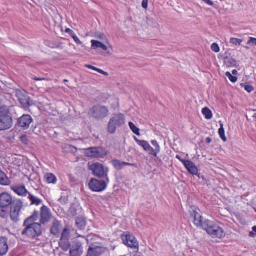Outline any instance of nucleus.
<instances>
[{
	"mask_svg": "<svg viewBox=\"0 0 256 256\" xmlns=\"http://www.w3.org/2000/svg\"><path fill=\"white\" fill-rule=\"evenodd\" d=\"M8 212L6 210H0V217L4 218L7 216Z\"/></svg>",
	"mask_w": 256,
	"mask_h": 256,
	"instance_id": "nucleus-48",
	"label": "nucleus"
},
{
	"mask_svg": "<svg viewBox=\"0 0 256 256\" xmlns=\"http://www.w3.org/2000/svg\"><path fill=\"white\" fill-rule=\"evenodd\" d=\"M124 162H121L118 160H112V163L114 168L118 170H121L124 168L123 164Z\"/></svg>",
	"mask_w": 256,
	"mask_h": 256,
	"instance_id": "nucleus-29",
	"label": "nucleus"
},
{
	"mask_svg": "<svg viewBox=\"0 0 256 256\" xmlns=\"http://www.w3.org/2000/svg\"><path fill=\"white\" fill-rule=\"evenodd\" d=\"M102 74H104L105 76H108V74L107 72H104L102 73Z\"/></svg>",
	"mask_w": 256,
	"mask_h": 256,
	"instance_id": "nucleus-59",
	"label": "nucleus"
},
{
	"mask_svg": "<svg viewBox=\"0 0 256 256\" xmlns=\"http://www.w3.org/2000/svg\"><path fill=\"white\" fill-rule=\"evenodd\" d=\"M177 159L180 160L184 164L187 170L192 174L196 175L198 173V169L194 164L188 160H182L177 155Z\"/></svg>",
	"mask_w": 256,
	"mask_h": 256,
	"instance_id": "nucleus-15",
	"label": "nucleus"
},
{
	"mask_svg": "<svg viewBox=\"0 0 256 256\" xmlns=\"http://www.w3.org/2000/svg\"><path fill=\"white\" fill-rule=\"evenodd\" d=\"M70 232L69 230L67 228H64L62 233L60 239H69Z\"/></svg>",
	"mask_w": 256,
	"mask_h": 256,
	"instance_id": "nucleus-39",
	"label": "nucleus"
},
{
	"mask_svg": "<svg viewBox=\"0 0 256 256\" xmlns=\"http://www.w3.org/2000/svg\"><path fill=\"white\" fill-rule=\"evenodd\" d=\"M218 134L220 138L224 142L227 140L225 136L224 129V124L222 123L220 124V128L218 130Z\"/></svg>",
	"mask_w": 256,
	"mask_h": 256,
	"instance_id": "nucleus-34",
	"label": "nucleus"
},
{
	"mask_svg": "<svg viewBox=\"0 0 256 256\" xmlns=\"http://www.w3.org/2000/svg\"><path fill=\"white\" fill-rule=\"evenodd\" d=\"M32 122L33 119L30 115L24 114L17 120L16 126L22 128L23 130H26L29 128Z\"/></svg>",
	"mask_w": 256,
	"mask_h": 256,
	"instance_id": "nucleus-12",
	"label": "nucleus"
},
{
	"mask_svg": "<svg viewBox=\"0 0 256 256\" xmlns=\"http://www.w3.org/2000/svg\"><path fill=\"white\" fill-rule=\"evenodd\" d=\"M108 112L107 107L98 104L90 109L88 114L96 119H103L108 116Z\"/></svg>",
	"mask_w": 256,
	"mask_h": 256,
	"instance_id": "nucleus-6",
	"label": "nucleus"
},
{
	"mask_svg": "<svg viewBox=\"0 0 256 256\" xmlns=\"http://www.w3.org/2000/svg\"><path fill=\"white\" fill-rule=\"evenodd\" d=\"M34 80H35L38 81V80H45V78L35 77L34 78Z\"/></svg>",
	"mask_w": 256,
	"mask_h": 256,
	"instance_id": "nucleus-55",
	"label": "nucleus"
},
{
	"mask_svg": "<svg viewBox=\"0 0 256 256\" xmlns=\"http://www.w3.org/2000/svg\"><path fill=\"white\" fill-rule=\"evenodd\" d=\"M91 42L92 49L96 50L98 48H101L104 50H108L107 46L99 41L96 40H92Z\"/></svg>",
	"mask_w": 256,
	"mask_h": 256,
	"instance_id": "nucleus-25",
	"label": "nucleus"
},
{
	"mask_svg": "<svg viewBox=\"0 0 256 256\" xmlns=\"http://www.w3.org/2000/svg\"><path fill=\"white\" fill-rule=\"evenodd\" d=\"M247 44L251 46H256V38L250 37Z\"/></svg>",
	"mask_w": 256,
	"mask_h": 256,
	"instance_id": "nucleus-44",
	"label": "nucleus"
},
{
	"mask_svg": "<svg viewBox=\"0 0 256 256\" xmlns=\"http://www.w3.org/2000/svg\"><path fill=\"white\" fill-rule=\"evenodd\" d=\"M11 189L20 196H26V194L29 193L24 186H13Z\"/></svg>",
	"mask_w": 256,
	"mask_h": 256,
	"instance_id": "nucleus-21",
	"label": "nucleus"
},
{
	"mask_svg": "<svg viewBox=\"0 0 256 256\" xmlns=\"http://www.w3.org/2000/svg\"><path fill=\"white\" fill-rule=\"evenodd\" d=\"M212 50L215 52H220V47L216 43H214L211 46Z\"/></svg>",
	"mask_w": 256,
	"mask_h": 256,
	"instance_id": "nucleus-43",
	"label": "nucleus"
},
{
	"mask_svg": "<svg viewBox=\"0 0 256 256\" xmlns=\"http://www.w3.org/2000/svg\"><path fill=\"white\" fill-rule=\"evenodd\" d=\"M83 253V246L80 242H76L70 248V256H82Z\"/></svg>",
	"mask_w": 256,
	"mask_h": 256,
	"instance_id": "nucleus-17",
	"label": "nucleus"
},
{
	"mask_svg": "<svg viewBox=\"0 0 256 256\" xmlns=\"http://www.w3.org/2000/svg\"><path fill=\"white\" fill-rule=\"evenodd\" d=\"M11 183L6 174L0 168V184L2 186H9Z\"/></svg>",
	"mask_w": 256,
	"mask_h": 256,
	"instance_id": "nucleus-23",
	"label": "nucleus"
},
{
	"mask_svg": "<svg viewBox=\"0 0 256 256\" xmlns=\"http://www.w3.org/2000/svg\"><path fill=\"white\" fill-rule=\"evenodd\" d=\"M226 76L232 82H236L238 80L237 77L233 76L229 72H226Z\"/></svg>",
	"mask_w": 256,
	"mask_h": 256,
	"instance_id": "nucleus-40",
	"label": "nucleus"
},
{
	"mask_svg": "<svg viewBox=\"0 0 256 256\" xmlns=\"http://www.w3.org/2000/svg\"><path fill=\"white\" fill-rule=\"evenodd\" d=\"M130 128L132 132L137 136H140V129L137 128L135 124L132 122H129L128 123Z\"/></svg>",
	"mask_w": 256,
	"mask_h": 256,
	"instance_id": "nucleus-37",
	"label": "nucleus"
},
{
	"mask_svg": "<svg viewBox=\"0 0 256 256\" xmlns=\"http://www.w3.org/2000/svg\"><path fill=\"white\" fill-rule=\"evenodd\" d=\"M64 82H68V80H64Z\"/></svg>",
	"mask_w": 256,
	"mask_h": 256,
	"instance_id": "nucleus-61",
	"label": "nucleus"
},
{
	"mask_svg": "<svg viewBox=\"0 0 256 256\" xmlns=\"http://www.w3.org/2000/svg\"><path fill=\"white\" fill-rule=\"evenodd\" d=\"M242 42V40L236 38H231L230 39V42L236 46H240Z\"/></svg>",
	"mask_w": 256,
	"mask_h": 256,
	"instance_id": "nucleus-41",
	"label": "nucleus"
},
{
	"mask_svg": "<svg viewBox=\"0 0 256 256\" xmlns=\"http://www.w3.org/2000/svg\"><path fill=\"white\" fill-rule=\"evenodd\" d=\"M144 150L148 152L150 154L152 155L155 157L157 156L158 154L160 152H156V148H152L150 144L148 146V147L146 148V150Z\"/></svg>",
	"mask_w": 256,
	"mask_h": 256,
	"instance_id": "nucleus-38",
	"label": "nucleus"
},
{
	"mask_svg": "<svg viewBox=\"0 0 256 256\" xmlns=\"http://www.w3.org/2000/svg\"><path fill=\"white\" fill-rule=\"evenodd\" d=\"M12 196L8 192H4L0 194V208H6L12 203Z\"/></svg>",
	"mask_w": 256,
	"mask_h": 256,
	"instance_id": "nucleus-14",
	"label": "nucleus"
},
{
	"mask_svg": "<svg viewBox=\"0 0 256 256\" xmlns=\"http://www.w3.org/2000/svg\"><path fill=\"white\" fill-rule=\"evenodd\" d=\"M148 0H142V6L144 8L146 9L148 8Z\"/></svg>",
	"mask_w": 256,
	"mask_h": 256,
	"instance_id": "nucleus-49",
	"label": "nucleus"
},
{
	"mask_svg": "<svg viewBox=\"0 0 256 256\" xmlns=\"http://www.w3.org/2000/svg\"><path fill=\"white\" fill-rule=\"evenodd\" d=\"M46 2H47V0H45Z\"/></svg>",
	"mask_w": 256,
	"mask_h": 256,
	"instance_id": "nucleus-62",
	"label": "nucleus"
},
{
	"mask_svg": "<svg viewBox=\"0 0 256 256\" xmlns=\"http://www.w3.org/2000/svg\"><path fill=\"white\" fill-rule=\"evenodd\" d=\"M125 122V116L122 114H114L110 119L108 125V132L114 134L116 131V128L121 126Z\"/></svg>",
	"mask_w": 256,
	"mask_h": 256,
	"instance_id": "nucleus-5",
	"label": "nucleus"
},
{
	"mask_svg": "<svg viewBox=\"0 0 256 256\" xmlns=\"http://www.w3.org/2000/svg\"><path fill=\"white\" fill-rule=\"evenodd\" d=\"M188 212L190 218H192L194 224L197 227L203 229L204 221L202 220V216L200 214L199 208L194 206H192Z\"/></svg>",
	"mask_w": 256,
	"mask_h": 256,
	"instance_id": "nucleus-7",
	"label": "nucleus"
},
{
	"mask_svg": "<svg viewBox=\"0 0 256 256\" xmlns=\"http://www.w3.org/2000/svg\"><path fill=\"white\" fill-rule=\"evenodd\" d=\"M202 0L209 6H214V3L211 0Z\"/></svg>",
	"mask_w": 256,
	"mask_h": 256,
	"instance_id": "nucleus-52",
	"label": "nucleus"
},
{
	"mask_svg": "<svg viewBox=\"0 0 256 256\" xmlns=\"http://www.w3.org/2000/svg\"><path fill=\"white\" fill-rule=\"evenodd\" d=\"M10 218L16 222L19 220L20 212L23 206V202L20 200H14L10 204Z\"/></svg>",
	"mask_w": 256,
	"mask_h": 256,
	"instance_id": "nucleus-9",
	"label": "nucleus"
},
{
	"mask_svg": "<svg viewBox=\"0 0 256 256\" xmlns=\"http://www.w3.org/2000/svg\"><path fill=\"white\" fill-rule=\"evenodd\" d=\"M212 142V139L210 137H208L206 138V142L208 144H210Z\"/></svg>",
	"mask_w": 256,
	"mask_h": 256,
	"instance_id": "nucleus-54",
	"label": "nucleus"
},
{
	"mask_svg": "<svg viewBox=\"0 0 256 256\" xmlns=\"http://www.w3.org/2000/svg\"><path fill=\"white\" fill-rule=\"evenodd\" d=\"M124 164V167L125 166H134L135 168H137L138 167V166L136 164H131V163H128V162H123V164Z\"/></svg>",
	"mask_w": 256,
	"mask_h": 256,
	"instance_id": "nucleus-50",
	"label": "nucleus"
},
{
	"mask_svg": "<svg viewBox=\"0 0 256 256\" xmlns=\"http://www.w3.org/2000/svg\"><path fill=\"white\" fill-rule=\"evenodd\" d=\"M13 125V119L9 109L6 106H0V130L10 129Z\"/></svg>",
	"mask_w": 256,
	"mask_h": 256,
	"instance_id": "nucleus-2",
	"label": "nucleus"
},
{
	"mask_svg": "<svg viewBox=\"0 0 256 256\" xmlns=\"http://www.w3.org/2000/svg\"><path fill=\"white\" fill-rule=\"evenodd\" d=\"M236 61L232 58L226 57L224 59V64L227 67H234L236 64Z\"/></svg>",
	"mask_w": 256,
	"mask_h": 256,
	"instance_id": "nucleus-28",
	"label": "nucleus"
},
{
	"mask_svg": "<svg viewBox=\"0 0 256 256\" xmlns=\"http://www.w3.org/2000/svg\"><path fill=\"white\" fill-rule=\"evenodd\" d=\"M7 238L4 236H0V256L6 254L8 250L7 244Z\"/></svg>",
	"mask_w": 256,
	"mask_h": 256,
	"instance_id": "nucleus-20",
	"label": "nucleus"
},
{
	"mask_svg": "<svg viewBox=\"0 0 256 256\" xmlns=\"http://www.w3.org/2000/svg\"><path fill=\"white\" fill-rule=\"evenodd\" d=\"M61 229L62 225L60 222L56 219H54L50 229V234L58 238L60 236Z\"/></svg>",
	"mask_w": 256,
	"mask_h": 256,
	"instance_id": "nucleus-18",
	"label": "nucleus"
},
{
	"mask_svg": "<svg viewBox=\"0 0 256 256\" xmlns=\"http://www.w3.org/2000/svg\"><path fill=\"white\" fill-rule=\"evenodd\" d=\"M232 74H234V75H236L237 74H238V72L236 70H234L232 71Z\"/></svg>",
	"mask_w": 256,
	"mask_h": 256,
	"instance_id": "nucleus-56",
	"label": "nucleus"
},
{
	"mask_svg": "<svg viewBox=\"0 0 256 256\" xmlns=\"http://www.w3.org/2000/svg\"><path fill=\"white\" fill-rule=\"evenodd\" d=\"M22 232V235L32 239H36L42 234V228L40 224H32L25 225Z\"/></svg>",
	"mask_w": 256,
	"mask_h": 256,
	"instance_id": "nucleus-3",
	"label": "nucleus"
},
{
	"mask_svg": "<svg viewBox=\"0 0 256 256\" xmlns=\"http://www.w3.org/2000/svg\"><path fill=\"white\" fill-rule=\"evenodd\" d=\"M122 239L123 243L128 247L131 248H136L138 246V243L135 240V238L132 235H122Z\"/></svg>",
	"mask_w": 256,
	"mask_h": 256,
	"instance_id": "nucleus-16",
	"label": "nucleus"
},
{
	"mask_svg": "<svg viewBox=\"0 0 256 256\" xmlns=\"http://www.w3.org/2000/svg\"><path fill=\"white\" fill-rule=\"evenodd\" d=\"M28 198L31 202L32 205L38 206L42 202V200L40 199L36 198L30 192L28 193Z\"/></svg>",
	"mask_w": 256,
	"mask_h": 256,
	"instance_id": "nucleus-30",
	"label": "nucleus"
},
{
	"mask_svg": "<svg viewBox=\"0 0 256 256\" xmlns=\"http://www.w3.org/2000/svg\"><path fill=\"white\" fill-rule=\"evenodd\" d=\"M147 24L148 26L152 28L158 30L159 28V24L156 20L154 18L150 16L147 17Z\"/></svg>",
	"mask_w": 256,
	"mask_h": 256,
	"instance_id": "nucleus-26",
	"label": "nucleus"
},
{
	"mask_svg": "<svg viewBox=\"0 0 256 256\" xmlns=\"http://www.w3.org/2000/svg\"><path fill=\"white\" fill-rule=\"evenodd\" d=\"M66 32L74 40V42L78 44H81L82 42L79 40L78 37L76 36L75 33L74 32L73 30H72L71 29L68 28L66 30Z\"/></svg>",
	"mask_w": 256,
	"mask_h": 256,
	"instance_id": "nucleus-31",
	"label": "nucleus"
},
{
	"mask_svg": "<svg viewBox=\"0 0 256 256\" xmlns=\"http://www.w3.org/2000/svg\"><path fill=\"white\" fill-rule=\"evenodd\" d=\"M68 212L70 216H74L78 214L77 206L75 204H72L69 208Z\"/></svg>",
	"mask_w": 256,
	"mask_h": 256,
	"instance_id": "nucleus-36",
	"label": "nucleus"
},
{
	"mask_svg": "<svg viewBox=\"0 0 256 256\" xmlns=\"http://www.w3.org/2000/svg\"><path fill=\"white\" fill-rule=\"evenodd\" d=\"M104 252V250L102 247L90 246L88 248L86 256H100Z\"/></svg>",
	"mask_w": 256,
	"mask_h": 256,
	"instance_id": "nucleus-19",
	"label": "nucleus"
},
{
	"mask_svg": "<svg viewBox=\"0 0 256 256\" xmlns=\"http://www.w3.org/2000/svg\"><path fill=\"white\" fill-rule=\"evenodd\" d=\"M109 182L107 180H98L92 178L88 182V186L90 190L95 192H102L105 190L107 187V184Z\"/></svg>",
	"mask_w": 256,
	"mask_h": 256,
	"instance_id": "nucleus-8",
	"label": "nucleus"
},
{
	"mask_svg": "<svg viewBox=\"0 0 256 256\" xmlns=\"http://www.w3.org/2000/svg\"><path fill=\"white\" fill-rule=\"evenodd\" d=\"M59 244L62 249L64 252L68 251L72 247L69 239H60Z\"/></svg>",
	"mask_w": 256,
	"mask_h": 256,
	"instance_id": "nucleus-24",
	"label": "nucleus"
},
{
	"mask_svg": "<svg viewBox=\"0 0 256 256\" xmlns=\"http://www.w3.org/2000/svg\"><path fill=\"white\" fill-rule=\"evenodd\" d=\"M152 144L154 146V148H156V152H160V146L157 142L156 140H153L152 141Z\"/></svg>",
	"mask_w": 256,
	"mask_h": 256,
	"instance_id": "nucleus-47",
	"label": "nucleus"
},
{
	"mask_svg": "<svg viewBox=\"0 0 256 256\" xmlns=\"http://www.w3.org/2000/svg\"><path fill=\"white\" fill-rule=\"evenodd\" d=\"M222 226L221 223L206 220H204L203 230L212 238H222L226 236Z\"/></svg>",
	"mask_w": 256,
	"mask_h": 256,
	"instance_id": "nucleus-1",
	"label": "nucleus"
},
{
	"mask_svg": "<svg viewBox=\"0 0 256 256\" xmlns=\"http://www.w3.org/2000/svg\"><path fill=\"white\" fill-rule=\"evenodd\" d=\"M97 72L101 74H102V73L104 72V71H103L102 70L98 68L97 70Z\"/></svg>",
	"mask_w": 256,
	"mask_h": 256,
	"instance_id": "nucleus-57",
	"label": "nucleus"
},
{
	"mask_svg": "<svg viewBox=\"0 0 256 256\" xmlns=\"http://www.w3.org/2000/svg\"><path fill=\"white\" fill-rule=\"evenodd\" d=\"M134 140L139 146L142 147L144 150H146V148L148 147V146L150 144L148 142L143 140H140L136 136H134Z\"/></svg>",
	"mask_w": 256,
	"mask_h": 256,
	"instance_id": "nucleus-35",
	"label": "nucleus"
},
{
	"mask_svg": "<svg viewBox=\"0 0 256 256\" xmlns=\"http://www.w3.org/2000/svg\"><path fill=\"white\" fill-rule=\"evenodd\" d=\"M76 220V224L78 228L81 230H83L85 228L86 226V222L84 218L78 217Z\"/></svg>",
	"mask_w": 256,
	"mask_h": 256,
	"instance_id": "nucleus-27",
	"label": "nucleus"
},
{
	"mask_svg": "<svg viewBox=\"0 0 256 256\" xmlns=\"http://www.w3.org/2000/svg\"><path fill=\"white\" fill-rule=\"evenodd\" d=\"M20 140L22 142L23 144H28V139L27 136L26 135H22L20 138Z\"/></svg>",
	"mask_w": 256,
	"mask_h": 256,
	"instance_id": "nucleus-45",
	"label": "nucleus"
},
{
	"mask_svg": "<svg viewBox=\"0 0 256 256\" xmlns=\"http://www.w3.org/2000/svg\"><path fill=\"white\" fill-rule=\"evenodd\" d=\"M94 34L96 38L101 40H104L106 38L104 34L99 32H96Z\"/></svg>",
	"mask_w": 256,
	"mask_h": 256,
	"instance_id": "nucleus-42",
	"label": "nucleus"
},
{
	"mask_svg": "<svg viewBox=\"0 0 256 256\" xmlns=\"http://www.w3.org/2000/svg\"><path fill=\"white\" fill-rule=\"evenodd\" d=\"M84 154L88 157L102 158L108 154V152L101 147H92L84 149Z\"/></svg>",
	"mask_w": 256,
	"mask_h": 256,
	"instance_id": "nucleus-10",
	"label": "nucleus"
},
{
	"mask_svg": "<svg viewBox=\"0 0 256 256\" xmlns=\"http://www.w3.org/2000/svg\"><path fill=\"white\" fill-rule=\"evenodd\" d=\"M252 232H256V226H254L252 228Z\"/></svg>",
	"mask_w": 256,
	"mask_h": 256,
	"instance_id": "nucleus-58",
	"label": "nucleus"
},
{
	"mask_svg": "<svg viewBox=\"0 0 256 256\" xmlns=\"http://www.w3.org/2000/svg\"><path fill=\"white\" fill-rule=\"evenodd\" d=\"M85 66H86V68H90V69H91V70H94L96 71V72H97V70H98V68H96V67H94V66H91V65H90V64H86V65H85Z\"/></svg>",
	"mask_w": 256,
	"mask_h": 256,
	"instance_id": "nucleus-51",
	"label": "nucleus"
},
{
	"mask_svg": "<svg viewBox=\"0 0 256 256\" xmlns=\"http://www.w3.org/2000/svg\"><path fill=\"white\" fill-rule=\"evenodd\" d=\"M249 235H250V236H252L253 237L254 236V234L252 232H250Z\"/></svg>",
	"mask_w": 256,
	"mask_h": 256,
	"instance_id": "nucleus-60",
	"label": "nucleus"
},
{
	"mask_svg": "<svg viewBox=\"0 0 256 256\" xmlns=\"http://www.w3.org/2000/svg\"><path fill=\"white\" fill-rule=\"evenodd\" d=\"M39 216H40V224L42 226V224L44 225L50 221L52 215L50 209L46 206L44 205L40 208Z\"/></svg>",
	"mask_w": 256,
	"mask_h": 256,
	"instance_id": "nucleus-13",
	"label": "nucleus"
},
{
	"mask_svg": "<svg viewBox=\"0 0 256 256\" xmlns=\"http://www.w3.org/2000/svg\"><path fill=\"white\" fill-rule=\"evenodd\" d=\"M202 113L204 116L205 118L207 120H210L212 117V111L206 107H205L202 110Z\"/></svg>",
	"mask_w": 256,
	"mask_h": 256,
	"instance_id": "nucleus-33",
	"label": "nucleus"
},
{
	"mask_svg": "<svg viewBox=\"0 0 256 256\" xmlns=\"http://www.w3.org/2000/svg\"><path fill=\"white\" fill-rule=\"evenodd\" d=\"M244 88L249 93L251 92L254 90V87L250 85H244Z\"/></svg>",
	"mask_w": 256,
	"mask_h": 256,
	"instance_id": "nucleus-46",
	"label": "nucleus"
},
{
	"mask_svg": "<svg viewBox=\"0 0 256 256\" xmlns=\"http://www.w3.org/2000/svg\"><path fill=\"white\" fill-rule=\"evenodd\" d=\"M89 170L92 172L93 174L99 178L104 177L107 182H109L108 176V170H104V166L100 163L96 162L89 166Z\"/></svg>",
	"mask_w": 256,
	"mask_h": 256,
	"instance_id": "nucleus-11",
	"label": "nucleus"
},
{
	"mask_svg": "<svg viewBox=\"0 0 256 256\" xmlns=\"http://www.w3.org/2000/svg\"><path fill=\"white\" fill-rule=\"evenodd\" d=\"M39 218V212L37 210H34L32 214L26 218L24 222L25 225L32 224H40V222H36Z\"/></svg>",
	"mask_w": 256,
	"mask_h": 256,
	"instance_id": "nucleus-22",
	"label": "nucleus"
},
{
	"mask_svg": "<svg viewBox=\"0 0 256 256\" xmlns=\"http://www.w3.org/2000/svg\"><path fill=\"white\" fill-rule=\"evenodd\" d=\"M70 150L73 152H76L77 150V149L76 147L74 146H70Z\"/></svg>",
	"mask_w": 256,
	"mask_h": 256,
	"instance_id": "nucleus-53",
	"label": "nucleus"
},
{
	"mask_svg": "<svg viewBox=\"0 0 256 256\" xmlns=\"http://www.w3.org/2000/svg\"><path fill=\"white\" fill-rule=\"evenodd\" d=\"M46 178V181L48 184H55L56 182L57 179L54 174L51 173L48 174L45 176Z\"/></svg>",
	"mask_w": 256,
	"mask_h": 256,
	"instance_id": "nucleus-32",
	"label": "nucleus"
},
{
	"mask_svg": "<svg viewBox=\"0 0 256 256\" xmlns=\"http://www.w3.org/2000/svg\"><path fill=\"white\" fill-rule=\"evenodd\" d=\"M15 93L18 101L24 109L27 110L36 104V102L31 98L29 94L26 90H16Z\"/></svg>",
	"mask_w": 256,
	"mask_h": 256,
	"instance_id": "nucleus-4",
	"label": "nucleus"
}]
</instances>
